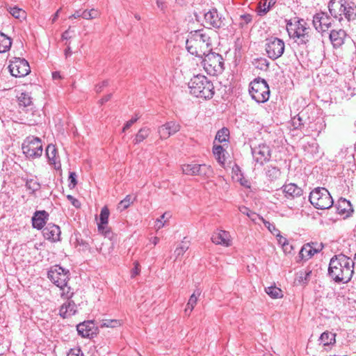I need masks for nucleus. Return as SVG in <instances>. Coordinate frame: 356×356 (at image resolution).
<instances>
[{"label":"nucleus","mask_w":356,"mask_h":356,"mask_svg":"<svg viewBox=\"0 0 356 356\" xmlns=\"http://www.w3.org/2000/svg\"><path fill=\"white\" fill-rule=\"evenodd\" d=\"M266 174L271 180L277 179L280 176V170L275 166L269 165L266 169Z\"/></svg>","instance_id":"nucleus-40"},{"label":"nucleus","mask_w":356,"mask_h":356,"mask_svg":"<svg viewBox=\"0 0 356 356\" xmlns=\"http://www.w3.org/2000/svg\"><path fill=\"white\" fill-rule=\"evenodd\" d=\"M189 245L186 242H181L175 249L174 254L175 259H178L180 256L183 255L188 249Z\"/></svg>","instance_id":"nucleus-44"},{"label":"nucleus","mask_w":356,"mask_h":356,"mask_svg":"<svg viewBox=\"0 0 356 356\" xmlns=\"http://www.w3.org/2000/svg\"><path fill=\"white\" fill-rule=\"evenodd\" d=\"M312 24L316 32L323 35L331 27L332 19L327 13H317L313 17Z\"/></svg>","instance_id":"nucleus-14"},{"label":"nucleus","mask_w":356,"mask_h":356,"mask_svg":"<svg viewBox=\"0 0 356 356\" xmlns=\"http://www.w3.org/2000/svg\"><path fill=\"white\" fill-rule=\"evenodd\" d=\"M68 200H70L72 204L76 208L80 207V202L78 200L75 199L73 196L69 195H67Z\"/></svg>","instance_id":"nucleus-59"},{"label":"nucleus","mask_w":356,"mask_h":356,"mask_svg":"<svg viewBox=\"0 0 356 356\" xmlns=\"http://www.w3.org/2000/svg\"><path fill=\"white\" fill-rule=\"evenodd\" d=\"M11 39L3 33H0V53L8 51L11 47Z\"/></svg>","instance_id":"nucleus-31"},{"label":"nucleus","mask_w":356,"mask_h":356,"mask_svg":"<svg viewBox=\"0 0 356 356\" xmlns=\"http://www.w3.org/2000/svg\"><path fill=\"white\" fill-rule=\"evenodd\" d=\"M168 215L167 213H164L163 215L161 216V217L158 219H156L155 222L154 227L155 228L159 230L161 229L163 227H164L166 220H165L166 216Z\"/></svg>","instance_id":"nucleus-49"},{"label":"nucleus","mask_w":356,"mask_h":356,"mask_svg":"<svg viewBox=\"0 0 356 356\" xmlns=\"http://www.w3.org/2000/svg\"><path fill=\"white\" fill-rule=\"evenodd\" d=\"M337 209L339 213L346 214L347 216L350 215L353 211V206L350 201L345 198L339 199Z\"/></svg>","instance_id":"nucleus-29"},{"label":"nucleus","mask_w":356,"mask_h":356,"mask_svg":"<svg viewBox=\"0 0 356 356\" xmlns=\"http://www.w3.org/2000/svg\"><path fill=\"white\" fill-rule=\"evenodd\" d=\"M122 325L121 320L118 319H104L102 320L100 324V327H111L115 328L120 327Z\"/></svg>","instance_id":"nucleus-37"},{"label":"nucleus","mask_w":356,"mask_h":356,"mask_svg":"<svg viewBox=\"0 0 356 356\" xmlns=\"http://www.w3.org/2000/svg\"><path fill=\"white\" fill-rule=\"evenodd\" d=\"M109 210L107 207H104L100 212L99 222H98V230L102 233H104L105 235L107 234V231H105L106 225L108 222Z\"/></svg>","instance_id":"nucleus-26"},{"label":"nucleus","mask_w":356,"mask_h":356,"mask_svg":"<svg viewBox=\"0 0 356 356\" xmlns=\"http://www.w3.org/2000/svg\"><path fill=\"white\" fill-rule=\"evenodd\" d=\"M198 165L197 163L184 164L182 165V172L186 175L195 176L198 174Z\"/></svg>","instance_id":"nucleus-36"},{"label":"nucleus","mask_w":356,"mask_h":356,"mask_svg":"<svg viewBox=\"0 0 356 356\" xmlns=\"http://www.w3.org/2000/svg\"><path fill=\"white\" fill-rule=\"evenodd\" d=\"M249 93L256 102H266L270 97V89L266 81L260 77L254 79L250 83Z\"/></svg>","instance_id":"nucleus-4"},{"label":"nucleus","mask_w":356,"mask_h":356,"mask_svg":"<svg viewBox=\"0 0 356 356\" xmlns=\"http://www.w3.org/2000/svg\"><path fill=\"white\" fill-rule=\"evenodd\" d=\"M200 294L201 291L199 289H197L190 296L189 300L186 304V307L184 309V313L186 315L189 316L191 314L197 302V300Z\"/></svg>","instance_id":"nucleus-30"},{"label":"nucleus","mask_w":356,"mask_h":356,"mask_svg":"<svg viewBox=\"0 0 356 356\" xmlns=\"http://www.w3.org/2000/svg\"><path fill=\"white\" fill-rule=\"evenodd\" d=\"M8 68L11 75L15 77H24L31 72L27 60L21 58H14L10 60Z\"/></svg>","instance_id":"nucleus-13"},{"label":"nucleus","mask_w":356,"mask_h":356,"mask_svg":"<svg viewBox=\"0 0 356 356\" xmlns=\"http://www.w3.org/2000/svg\"><path fill=\"white\" fill-rule=\"evenodd\" d=\"M180 129V126L175 122L170 121L159 127L158 132L161 139H166L176 134Z\"/></svg>","instance_id":"nucleus-17"},{"label":"nucleus","mask_w":356,"mask_h":356,"mask_svg":"<svg viewBox=\"0 0 356 356\" xmlns=\"http://www.w3.org/2000/svg\"><path fill=\"white\" fill-rule=\"evenodd\" d=\"M190 92L194 96L203 99H211L214 95L213 83L205 76H193L188 83Z\"/></svg>","instance_id":"nucleus-3"},{"label":"nucleus","mask_w":356,"mask_h":356,"mask_svg":"<svg viewBox=\"0 0 356 356\" xmlns=\"http://www.w3.org/2000/svg\"><path fill=\"white\" fill-rule=\"evenodd\" d=\"M213 169L210 165L206 164L198 165V176L203 178H209L213 175Z\"/></svg>","instance_id":"nucleus-34"},{"label":"nucleus","mask_w":356,"mask_h":356,"mask_svg":"<svg viewBox=\"0 0 356 356\" xmlns=\"http://www.w3.org/2000/svg\"><path fill=\"white\" fill-rule=\"evenodd\" d=\"M69 180L70 181V184H69V186L70 188H74L75 186L77 184V181H76V175L75 172H71L70 173V175H69Z\"/></svg>","instance_id":"nucleus-54"},{"label":"nucleus","mask_w":356,"mask_h":356,"mask_svg":"<svg viewBox=\"0 0 356 356\" xmlns=\"http://www.w3.org/2000/svg\"><path fill=\"white\" fill-rule=\"evenodd\" d=\"M19 105L20 106L27 107L32 103L31 97L29 93L22 92L18 97Z\"/></svg>","instance_id":"nucleus-43"},{"label":"nucleus","mask_w":356,"mask_h":356,"mask_svg":"<svg viewBox=\"0 0 356 356\" xmlns=\"http://www.w3.org/2000/svg\"><path fill=\"white\" fill-rule=\"evenodd\" d=\"M60 227L54 224L49 223L42 230L44 237L49 241L56 242L60 240Z\"/></svg>","instance_id":"nucleus-20"},{"label":"nucleus","mask_w":356,"mask_h":356,"mask_svg":"<svg viewBox=\"0 0 356 356\" xmlns=\"http://www.w3.org/2000/svg\"><path fill=\"white\" fill-rule=\"evenodd\" d=\"M140 118V116L138 114H136L135 117H133L131 120L127 121L124 124L122 131H125L127 129H129L137 120Z\"/></svg>","instance_id":"nucleus-51"},{"label":"nucleus","mask_w":356,"mask_h":356,"mask_svg":"<svg viewBox=\"0 0 356 356\" xmlns=\"http://www.w3.org/2000/svg\"><path fill=\"white\" fill-rule=\"evenodd\" d=\"M165 3L164 0H156V6L158 8L163 10L165 8Z\"/></svg>","instance_id":"nucleus-64"},{"label":"nucleus","mask_w":356,"mask_h":356,"mask_svg":"<svg viewBox=\"0 0 356 356\" xmlns=\"http://www.w3.org/2000/svg\"><path fill=\"white\" fill-rule=\"evenodd\" d=\"M67 356H83V353L80 348H72Z\"/></svg>","instance_id":"nucleus-57"},{"label":"nucleus","mask_w":356,"mask_h":356,"mask_svg":"<svg viewBox=\"0 0 356 356\" xmlns=\"http://www.w3.org/2000/svg\"><path fill=\"white\" fill-rule=\"evenodd\" d=\"M136 197H132L130 195H127L119 203L118 208L121 209H127L135 200Z\"/></svg>","instance_id":"nucleus-45"},{"label":"nucleus","mask_w":356,"mask_h":356,"mask_svg":"<svg viewBox=\"0 0 356 356\" xmlns=\"http://www.w3.org/2000/svg\"><path fill=\"white\" fill-rule=\"evenodd\" d=\"M26 187L31 191V193H34L40 188V184L36 180L30 179L26 181Z\"/></svg>","instance_id":"nucleus-46"},{"label":"nucleus","mask_w":356,"mask_h":356,"mask_svg":"<svg viewBox=\"0 0 356 356\" xmlns=\"http://www.w3.org/2000/svg\"><path fill=\"white\" fill-rule=\"evenodd\" d=\"M355 263L343 254L334 255L331 258L328 275L337 283H348L354 274Z\"/></svg>","instance_id":"nucleus-1"},{"label":"nucleus","mask_w":356,"mask_h":356,"mask_svg":"<svg viewBox=\"0 0 356 356\" xmlns=\"http://www.w3.org/2000/svg\"><path fill=\"white\" fill-rule=\"evenodd\" d=\"M346 37L347 33L342 29H333L329 34L330 40L334 48L341 47L344 44Z\"/></svg>","instance_id":"nucleus-19"},{"label":"nucleus","mask_w":356,"mask_h":356,"mask_svg":"<svg viewBox=\"0 0 356 356\" xmlns=\"http://www.w3.org/2000/svg\"><path fill=\"white\" fill-rule=\"evenodd\" d=\"M238 209L241 213H242L244 215H246L247 216H249L252 212V211L250 210V209L245 206L239 207Z\"/></svg>","instance_id":"nucleus-58"},{"label":"nucleus","mask_w":356,"mask_h":356,"mask_svg":"<svg viewBox=\"0 0 356 356\" xmlns=\"http://www.w3.org/2000/svg\"><path fill=\"white\" fill-rule=\"evenodd\" d=\"M48 278L58 288L63 289L69 280V271L60 266H54L48 271Z\"/></svg>","instance_id":"nucleus-12"},{"label":"nucleus","mask_w":356,"mask_h":356,"mask_svg":"<svg viewBox=\"0 0 356 356\" xmlns=\"http://www.w3.org/2000/svg\"><path fill=\"white\" fill-rule=\"evenodd\" d=\"M265 47L268 58L272 60H276L284 54L285 45L282 40L275 37H270L266 39Z\"/></svg>","instance_id":"nucleus-11"},{"label":"nucleus","mask_w":356,"mask_h":356,"mask_svg":"<svg viewBox=\"0 0 356 356\" xmlns=\"http://www.w3.org/2000/svg\"><path fill=\"white\" fill-rule=\"evenodd\" d=\"M251 152L255 167L263 166L271 159L272 149L265 143L251 147Z\"/></svg>","instance_id":"nucleus-8"},{"label":"nucleus","mask_w":356,"mask_h":356,"mask_svg":"<svg viewBox=\"0 0 356 356\" xmlns=\"http://www.w3.org/2000/svg\"><path fill=\"white\" fill-rule=\"evenodd\" d=\"M323 249V245L312 243L305 244L299 252V257L302 259H309L315 254L319 252Z\"/></svg>","instance_id":"nucleus-18"},{"label":"nucleus","mask_w":356,"mask_h":356,"mask_svg":"<svg viewBox=\"0 0 356 356\" xmlns=\"http://www.w3.org/2000/svg\"><path fill=\"white\" fill-rule=\"evenodd\" d=\"M309 200L311 204L318 209H328L334 203L329 191L323 187L314 188L310 193Z\"/></svg>","instance_id":"nucleus-5"},{"label":"nucleus","mask_w":356,"mask_h":356,"mask_svg":"<svg viewBox=\"0 0 356 356\" xmlns=\"http://www.w3.org/2000/svg\"><path fill=\"white\" fill-rule=\"evenodd\" d=\"M309 28L303 19L294 18L286 23L288 33L296 43L300 40L299 38H301Z\"/></svg>","instance_id":"nucleus-10"},{"label":"nucleus","mask_w":356,"mask_h":356,"mask_svg":"<svg viewBox=\"0 0 356 356\" xmlns=\"http://www.w3.org/2000/svg\"><path fill=\"white\" fill-rule=\"evenodd\" d=\"M275 236L277 237V241H278L279 244L282 245L283 246V248H284V250H287V246L289 245L287 239L280 234V231H279V235L278 236Z\"/></svg>","instance_id":"nucleus-52"},{"label":"nucleus","mask_w":356,"mask_h":356,"mask_svg":"<svg viewBox=\"0 0 356 356\" xmlns=\"http://www.w3.org/2000/svg\"><path fill=\"white\" fill-rule=\"evenodd\" d=\"M46 156L49 160V164L54 165L55 168H56L57 164L60 166L58 157L57 156V149L54 145L49 144L47 145L46 148Z\"/></svg>","instance_id":"nucleus-28"},{"label":"nucleus","mask_w":356,"mask_h":356,"mask_svg":"<svg viewBox=\"0 0 356 356\" xmlns=\"http://www.w3.org/2000/svg\"><path fill=\"white\" fill-rule=\"evenodd\" d=\"M343 16L346 19L348 22L354 21L356 19V6L347 3L346 10L343 14Z\"/></svg>","instance_id":"nucleus-32"},{"label":"nucleus","mask_w":356,"mask_h":356,"mask_svg":"<svg viewBox=\"0 0 356 356\" xmlns=\"http://www.w3.org/2000/svg\"><path fill=\"white\" fill-rule=\"evenodd\" d=\"M283 193L287 198H295L302 195V189L296 184L290 183L282 187Z\"/></svg>","instance_id":"nucleus-22"},{"label":"nucleus","mask_w":356,"mask_h":356,"mask_svg":"<svg viewBox=\"0 0 356 356\" xmlns=\"http://www.w3.org/2000/svg\"><path fill=\"white\" fill-rule=\"evenodd\" d=\"M210 30H196L191 31L186 42V47L192 55L203 57L204 54L212 51V40Z\"/></svg>","instance_id":"nucleus-2"},{"label":"nucleus","mask_w":356,"mask_h":356,"mask_svg":"<svg viewBox=\"0 0 356 356\" xmlns=\"http://www.w3.org/2000/svg\"><path fill=\"white\" fill-rule=\"evenodd\" d=\"M274 3L272 2V0L269 1L267 3V1H265L263 4L261 5V3H260V8L261 12H263L264 13H266L269 10L272 4Z\"/></svg>","instance_id":"nucleus-53"},{"label":"nucleus","mask_w":356,"mask_h":356,"mask_svg":"<svg viewBox=\"0 0 356 356\" xmlns=\"http://www.w3.org/2000/svg\"><path fill=\"white\" fill-rule=\"evenodd\" d=\"M100 16V13L96 9H91L90 10H84L82 13V18L85 19H93Z\"/></svg>","instance_id":"nucleus-42"},{"label":"nucleus","mask_w":356,"mask_h":356,"mask_svg":"<svg viewBox=\"0 0 356 356\" xmlns=\"http://www.w3.org/2000/svg\"><path fill=\"white\" fill-rule=\"evenodd\" d=\"M213 154L215 156V159L218 161V163L222 166L224 167L225 163L226 161L225 153L226 151L223 148V147L220 145H216L214 143L213 146Z\"/></svg>","instance_id":"nucleus-27"},{"label":"nucleus","mask_w":356,"mask_h":356,"mask_svg":"<svg viewBox=\"0 0 356 356\" xmlns=\"http://www.w3.org/2000/svg\"><path fill=\"white\" fill-rule=\"evenodd\" d=\"M202 65L207 74L216 76L221 74L224 70V61L219 54L209 51L203 55Z\"/></svg>","instance_id":"nucleus-6"},{"label":"nucleus","mask_w":356,"mask_h":356,"mask_svg":"<svg viewBox=\"0 0 356 356\" xmlns=\"http://www.w3.org/2000/svg\"><path fill=\"white\" fill-rule=\"evenodd\" d=\"M241 17L245 24H248L252 21V16L249 14L243 15L241 16Z\"/></svg>","instance_id":"nucleus-62"},{"label":"nucleus","mask_w":356,"mask_h":356,"mask_svg":"<svg viewBox=\"0 0 356 356\" xmlns=\"http://www.w3.org/2000/svg\"><path fill=\"white\" fill-rule=\"evenodd\" d=\"M23 153L29 159L42 156L43 148L41 140L38 137L29 136L22 144Z\"/></svg>","instance_id":"nucleus-9"},{"label":"nucleus","mask_w":356,"mask_h":356,"mask_svg":"<svg viewBox=\"0 0 356 356\" xmlns=\"http://www.w3.org/2000/svg\"><path fill=\"white\" fill-rule=\"evenodd\" d=\"M70 38H71V35H70V29L69 28L67 30H66L62 34V39L63 40H68Z\"/></svg>","instance_id":"nucleus-63"},{"label":"nucleus","mask_w":356,"mask_h":356,"mask_svg":"<svg viewBox=\"0 0 356 356\" xmlns=\"http://www.w3.org/2000/svg\"><path fill=\"white\" fill-rule=\"evenodd\" d=\"M7 10L10 14L16 19H20L26 17L25 11L17 6H9Z\"/></svg>","instance_id":"nucleus-38"},{"label":"nucleus","mask_w":356,"mask_h":356,"mask_svg":"<svg viewBox=\"0 0 356 356\" xmlns=\"http://www.w3.org/2000/svg\"><path fill=\"white\" fill-rule=\"evenodd\" d=\"M108 85V81H103L95 86V91L97 93L101 92L104 88Z\"/></svg>","instance_id":"nucleus-56"},{"label":"nucleus","mask_w":356,"mask_h":356,"mask_svg":"<svg viewBox=\"0 0 356 356\" xmlns=\"http://www.w3.org/2000/svg\"><path fill=\"white\" fill-rule=\"evenodd\" d=\"M229 135V129L227 128H222L217 132V134L216 135L215 140H218L220 143H223V142H226L228 140Z\"/></svg>","instance_id":"nucleus-41"},{"label":"nucleus","mask_w":356,"mask_h":356,"mask_svg":"<svg viewBox=\"0 0 356 356\" xmlns=\"http://www.w3.org/2000/svg\"><path fill=\"white\" fill-rule=\"evenodd\" d=\"M76 312V305L73 300H67L60 308L59 314L63 318H68Z\"/></svg>","instance_id":"nucleus-24"},{"label":"nucleus","mask_w":356,"mask_h":356,"mask_svg":"<svg viewBox=\"0 0 356 356\" xmlns=\"http://www.w3.org/2000/svg\"><path fill=\"white\" fill-rule=\"evenodd\" d=\"M261 221L264 223V226L268 229V231L274 236L279 235V229L276 228L275 225L270 223L269 221L266 220L264 218H261Z\"/></svg>","instance_id":"nucleus-48"},{"label":"nucleus","mask_w":356,"mask_h":356,"mask_svg":"<svg viewBox=\"0 0 356 356\" xmlns=\"http://www.w3.org/2000/svg\"><path fill=\"white\" fill-rule=\"evenodd\" d=\"M212 242L225 247L231 245V236L228 232L225 230H217L211 237Z\"/></svg>","instance_id":"nucleus-21"},{"label":"nucleus","mask_w":356,"mask_h":356,"mask_svg":"<svg viewBox=\"0 0 356 356\" xmlns=\"http://www.w3.org/2000/svg\"><path fill=\"white\" fill-rule=\"evenodd\" d=\"M48 217L49 213L44 210L35 211L32 217L33 227L38 229H41L44 227Z\"/></svg>","instance_id":"nucleus-23"},{"label":"nucleus","mask_w":356,"mask_h":356,"mask_svg":"<svg viewBox=\"0 0 356 356\" xmlns=\"http://www.w3.org/2000/svg\"><path fill=\"white\" fill-rule=\"evenodd\" d=\"M335 334L326 331L321 334L319 340L323 346H329L335 342Z\"/></svg>","instance_id":"nucleus-33"},{"label":"nucleus","mask_w":356,"mask_h":356,"mask_svg":"<svg viewBox=\"0 0 356 356\" xmlns=\"http://www.w3.org/2000/svg\"><path fill=\"white\" fill-rule=\"evenodd\" d=\"M140 272V264L138 261L134 262V268L131 270V277H134L136 275H139Z\"/></svg>","instance_id":"nucleus-55"},{"label":"nucleus","mask_w":356,"mask_h":356,"mask_svg":"<svg viewBox=\"0 0 356 356\" xmlns=\"http://www.w3.org/2000/svg\"><path fill=\"white\" fill-rule=\"evenodd\" d=\"M63 288L65 289H60V290L62 291L61 296L65 298H67V300H70V298H71L73 295V292L71 291V288L68 286L67 284L65 286H63Z\"/></svg>","instance_id":"nucleus-50"},{"label":"nucleus","mask_w":356,"mask_h":356,"mask_svg":"<svg viewBox=\"0 0 356 356\" xmlns=\"http://www.w3.org/2000/svg\"><path fill=\"white\" fill-rule=\"evenodd\" d=\"M93 322L92 321H85L79 323L76 326V330L79 335L83 337H92L94 332L92 331Z\"/></svg>","instance_id":"nucleus-25"},{"label":"nucleus","mask_w":356,"mask_h":356,"mask_svg":"<svg viewBox=\"0 0 356 356\" xmlns=\"http://www.w3.org/2000/svg\"><path fill=\"white\" fill-rule=\"evenodd\" d=\"M150 134V129L148 127H143L141 128L138 133L136 134L134 139V143L138 144L143 142L145 139H146Z\"/></svg>","instance_id":"nucleus-35"},{"label":"nucleus","mask_w":356,"mask_h":356,"mask_svg":"<svg viewBox=\"0 0 356 356\" xmlns=\"http://www.w3.org/2000/svg\"><path fill=\"white\" fill-rule=\"evenodd\" d=\"M299 39L296 44L308 51H314L316 49H321L323 46L322 35L313 31L311 28Z\"/></svg>","instance_id":"nucleus-7"},{"label":"nucleus","mask_w":356,"mask_h":356,"mask_svg":"<svg viewBox=\"0 0 356 356\" xmlns=\"http://www.w3.org/2000/svg\"><path fill=\"white\" fill-rule=\"evenodd\" d=\"M250 220L254 222H256L257 220L259 219L261 220V218H262L261 216H259L257 213L252 211L250 215L248 216Z\"/></svg>","instance_id":"nucleus-60"},{"label":"nucleus","mask_w":356,"mask_h":356,"mask_svg":"<svg viewBox=\"0 0 356 356\" xmlns=\"http://www.w3.org/2000/svg\"><path fill=\"white\" fill-rule=\"evenodd\" d=\"M265 291L272 298H280L283 296L282 290L275 286L266 287Z\"/></svg>","instance_id":"nucleus-39"},{"label":"nucleus","mask_w":356,"mask_h":356,"mask_svg":"<svg viewBox=\"0 0 356 356\" xmlns=\"http://www.w3.org/2000/svg\"><path fill=\"white\" fill-rule=\"evenodd\" d=\"M312 270L307 269L304 273L300 272L298 275V281L300 283L306 284L312 275Z\"/></svg>","instance_id":"nucleus-47"},{"label":"nucleus","mask_w":356,"mask_h":356,"mask_svg":"<svg viewBox=\"0 0 356 356\" xmlns=\"http://www.w3.org/2000/svg\"><path fill=\"white\" fill-rule=\"evenodd\" d=\"M347 2L345 0H330L328 9L330 15L338 19L340 23L343 21V14L346 10Z\"/></svg>","instance_id":"nucleus-16"},{"label":"nucleus","mask_w":356,"mask_h":356,"mask_svg":"<svg viewBox=\"0 0 356 356\" xmlns=\"http://www.w3.org/2000/svg\"><path fill=\"white\" fill-rule=\"evenodd\" d=\"M225 19L216 8L204 13V22L207 24L215 29H220L225 25Z\"/></svg>","instance_id":"nucleus-15"},{"label":"nucleus","mask_w":356,"mask_h":356,"mask_svg":"<svg viewBox=\"0 0 356 356\" xmlns=\"http://www.w3.org/2000/svg\"><path fill=\"white\" fill-rule=\"evenodd\" d=\"M82 13H83V10H76V11H75V13L73 15L70 16L69 18L70 19H78L80 17L82 18Z\"/></svg>","instance_id":"nucleus-61"}]
</instances>
